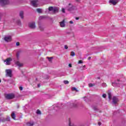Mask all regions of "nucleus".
<instances>
[{
  "mask_svg": "<svg viewBox=\"0 0 126 126\" xmlns=\"http://www.w3.org/2000/svg\"><path fill=\"white\" fill-rule=\"evenodd\" d=\"M66 10L67 11H72L75 9V6H73L71 3H69L68 5L65 7Z\"/></svg>",
  "mask_w": 126,
  "mask_h": 126,
  "instance_id": "1",
  "label": "nucleus"
},
{
  "mask_svg": "<svg viewBox=\"0 0 126 126\" xmlns=\"http://www.w3.org/2000/svg\"><path fill=\"white\" fill-rule=\"evenodd\" d=\"M49 11H53V13H57L59 12V8L50 6L48 8Z\"/></svg>",
  "mask_w": 126,
  "mask_h": 126,
  "instance_id": "2",
  "label": "nucleus"
},
{
  "mask_svg": "<svg viewBox=\"0 0 126 126\" xmlns=\"http://www.w3.org/2000/svg\"><path fill=\"white\" fill-rule=\"evenodd\" d=\"M5 97L6 99H7L8 100H11L12 99L14 98L15 95L13 94H6Z\"/></svg>",
  "mask_w": 126,
  "mask_h": 126,
  "instance_id": "3",
  "label": "nucleus"
},
{
  "mask_svg": "<svg viewBox=\"0 0 126 126\" xmlns=\"http://www.w3.org/2000/svg\"><path fill=\"white\" fill-rule=\"evenodd\" d=\"M8 3H9L8 0H0V5H1V6H4V5L8 4Z\"/></svg>",
  "mask_w": 126,
  "mask_h": 126,
  "instance_id": "4",
  "label": "nucleus"
},
{
  "mask_svg": "<svg viewBox=\"0 0 126 126\" xmlns=\"http://www.w3.org/2000/svg\"><path fill=\"white\" fill-rule=\"evenodd\" d=\"M6 76H9V77H12V72L11 69H6Z\"/></svg>",
  "mask_w": 126,
  "mask_h": 126,
  "instance_id": "5",
  "label": "nucleus"
},
{
  "mask_svg": "<svg viewBox=\"0 0 126 126\" xmlns=\"http://www.w3.org/2000/svg\"><path fill=\"white\" fill-rule=\"evenodd\" d=\"M29 27L31 29H35L36 28V26L35 25V22H33L32 23H30L29 24Z\"/></svg>",
  "mask_w": 126,
  "mask_h": 126,
  "instance_id": "6",
  "label": "nucleus"
},
{
  "mask_svg": "<svg viewBox=\"0 0 126 126\" xmlns=\"http://www.w3.org/2000/svg\"><path fill=\"white\" fill-rule=\"evenodd\" d=\"M11 61H12V59L11 58H9L4 60V63H6V65H9V64H10V62H11Z\"/></svg>",
  "mask_w": 126,
  "mask_h": 126,
  "instance_id": "7",
  "label": "nucleus"
},
{
  "mask_svg": "<svg viewBox=\"0 0 126 126\" xmlns=\"http://www.w3.org/2000/svg\"><path fill=\"white\" fill-rule=\"evenodd\" d=\"M119 0H109L110 3H112L113 5H116L118 2H119Z\"/></svg>",
  "mask_w": 126,
  "mask_h": 126,
  "instance_id": "8",
  "label": "nucleus"
},
{
  "mask_svg": "<svg viewBox=\"0 0 126 126\" xmlns=\"http://www.w3.org/2000/svg\"><path fill=\"white\" fill-rule=\"evenodd\" d=\"M119 101V99H118V97L116 96H114L112 99V103L114 104V105H116L117 103H118Z\"/></svg>",
  "mask_w": 126,
  "mask_h": 126,
  "instance_id": "9",
  "label": "nucleus"
},
{
  "mask_svg": "<svg viewBox=\"0 0 126 126\" xmlns=\"http://www.w3.org/2000/svg\"><path fill=\"white\" fill-rule=\"evenodd\" d=\"M4 40L6 42H10V41H11V36H5L4 38Z\"/></svg>",
  "mask_w": 126,
  "mask_h": 126,
  "instance_id": "10",
  "label": "nucleus"
},
{
  "mask_svg": "<svg viewBox=\"0 0 126 126\" xmlns=\"http://www.w3.org/2000/svg\"><path fill=\"white\" fill-rule=\"evenodd\" d=\"M15 64H16V65L19 66V67H21L23 66V63H20L19 61L15 62Z\"/></svg>",
  "mask_w": 126,
  "mask_h": 126,
  "instance_id": "11",
  "label": "nucleus"
},
{
  "mask_svg": "<svg viewBox=\"0 0 126 126\" xmlns=\"http://www.w3.org/2000/svg\"><path fill=\"white\" fill-rule=\"evenodd\" d=\"M61 27L63 28L65 27V22L64 20L60 23Z\"/></svg>",
  "mask_w": 126,
  "mask_h": 126,
  "instance_id": "12",
  "label": "nucleus"
},
{
  "mask_svg": "<svg viewBox=\"0 0 126 126\" xmlns=\"http://www.w3.org/2000/svg\"><path fill=\"white\" fill-rule=\"evenodd\" d=\"M31 4L32 6H37V0H34L31 1Z\"/></svg>",
  "mask_w": 126,
  "mask_h": 126,
  "instance_id": "13",
  "label": "nucleus"
},
{
  "mask_svg": "<svg viewBox=\"0 0 126 126\" xmlns=\"http://www.w3.org/2000/svg\"><path fill=\"white\" fill-rule=\"evenodd\" d=\"M11 117L13 120H16L15 118H16V115H15L14 111H13L11 114Z\"/></svg>",
  "mask_w": 126,
  "mask_h": 126,
  "instance_id": "14",
  "label": "nucleus"
},
{
  "mask_svg": "<svg viewBox=\"0 0 126 126\" xmlns=\"http://www.w3.org/2000/svg\"><path fill=\"white\" fill-rule=\"evenodd\" d=\"M120 80L118 79L117 81H115L114 83H112V86H115V84L118 85V84H120Z\"/></svg>",
  "mask_w": 126,
  "mask_h": 126,
  "instance_id": "15",
  "label": "nucleus"
},
{
  "mask_svg": "<svg viewBox=\"0 0 126 126\" xmlns=\"http://www.w3.org/2000/svg\"><path fill=\"white\" fill-rule=\"evenodd\" d=\"M20 53H21V50L18 51L16 54V58L17 60H19V56H20Z\"/></svg>",
  "mask_w": 126,
  "mask_h": 126,
  "instance_id": "16",
  "label": "nucleus"
},
{
  "mask_svg": "<svg viewBox=\"0 0 126 126\" xmlns=\"http://www.w3.org/2000/svg\"><path fill=\"white\" fill-rule=\"evenodd\" d=\"M24 13L23 12V11H22L20 12L19 15H20L21 18H22V19H23V18H24L23 15H24Z\"/></svg>",
  "mask_w": 126,
  "mask_h": 126,
  "instance_id": "17",
  "label": "nucleus"
},
{
  "mask_svg": "<svg viewBox=\"0 0 126 126\" xmlns=\"http://www.w3.org/2000/svg\"><path fill=\"white\" fill-rule=\"evenodd\" d=\"M108 98L109 100H111V99H112V94L111 93L110 91H108Z\"/></svg>",
  "mask_w": 126,
  "mask_h": 126,
  "instance_id": "18",
  "label": "nucleus"
},
{
  "mask_svg": "<svg viewBox=\"0 0 126 126\" xmlns=\"http://www.w3.org/2000/svg\"><path fill=\"white\" fill-rule=\"evenodd\" d=\"M27 126H34V122H31L27 123Z\"/></svg>",
  "mask_w": 126,
  "mask_h": 126,
  "instance_id": "19",
  "label": "nucleus"
},
{
  "mask_svg": "<svg viewBox=\"0 0 126 126\" xmlns=\"http://www.w3.org/2000/svg\"><path fill=\"white\" fill-rule=\"evenodd\" d=\"M36 11L38 13H42V9L37 8L36 9Z\"/></svg>",
  "mask_w": 126,
  "mask_h": 126,
  "instance_id": "20",
  "label": "nucleus"
},
{
  "mask_svg": "<svg viewBox=\"0 0 126 126\" xmlns=\"http://www.w3.org/2000/svg\"><path fill=\"white\" fill-rule=\"evenodd\" d=\"M17 23L18 25H19V26L21 25V21H20V20H18L17 21Z\"/></svg>",
  "mask_w": 126,
  "mask_h": 126,
  "instance_id": "21",
  "label": "nucleus"
},
{
  "mask_svg": "<svg viewBox=\"0 0 126 126\" xmlns=\"http://www.w3.org/2000/svg\"><path fill=\"white\" fill-rule=\"evenodd\" d=\"M93 86H95V84H92V83L89 84V87H93Z\"/></svg>",
  "mask_w": 126,
  "mask_h": 126,
  "instance_id": "22",
  "label": "nucleus"
},
{
  "mask_svg": "<svg viewBox=\"0 0 126 126\" xmlns=\"http://www.w3.org/2000/svg\"><path fill=\"white\" fill-rule=\"evenodd\" d=\"M70 56H71V57H74L75 56V53H74V52H71Z\"/></svg>",
  "mask_w": 126,
  "mask_h": 126,
  "instance_id": "23",
  "label": "nucleus"
},
{
  "mask_svg": "<svg viewBox=\"0 0 126 126\" xmlns=\"http://www.w3.org/2000/svg\"><path fill=\"white\" fill-rule=\"evenodd\" d=\"M69 126H76V125H74V124L71 123L70 122H69Z\"/></svg>",
  "mask_w": 126,
  "mask_h": 126,
  "instance_id": "24",
  "label": "nucleus"
},
{
  "mask_svg": "<svg viewBox=\"0 0 126 126\" xmlns=\"http://www.w3.org/2000/svg\"><path fill=\"white\" fill-rule=\"evenodd\" d=\"M47 59H48V60L49 62H52V60H53V57L50 58V57H47Z\"/></svg>",
  "mask_w": 126,
  "mask_h": 126,
  "instance_id": "25",
  "label": "nucleus"
},
{
  "mask_svg": "<svg viewBox=\"0 0 126 126\" xmlns=\"http://www.w3.org/2000/svg\"><path fill=\"white\" fill-rule=\"evenodd\" d=\"M36 114L37 115H41V111H40V110L38 109L36 111Z\"/></svg>",
  "mask_w": 126,
  "mask_h": 126,
  "instance_id": "26",
  "label": "nucleus"
},
{
  "mask_svg": "<svg viewBox=\"0 0 126 126\" xmlns=\"http://www.w3.org/2000/svg\"><path fill=\"white\" fill-rule=\"evenodd\" d=\"M39 28L40 29L41 31H43V30H44V28L41 26H39Z\"/></svg>",
  "mask_w": 126,
  "mask_h": 126,
  "instance_id": "27",
  "label": "nucleus"
},
{
  "mask_svg": "<svg viewBox=\"0 0 126 126\" xmlns=\"http://www.w3.org/2000/svg\"><path fill=\"white\" fill-rule=\"evenodd\" d=\"M102 87H107V84H106L105 83H103L102 84Z\"/></svg>",
  "mask_w": 126,
  "mask_h": 126,
  "instance_id": "28",
  "label": "nucleus"
},
{
  "mask_svg": "<svg viewBox=\"0 0 126 126\" xmlns=\"http://www.w3.org/2000/svg\"><path fill=\"white\" fill-rule=\"evenodd\" d=\"M63 83L64 84H68V83H69V82H68V81H64Z\"/></svg>",
  "mask_w": 126,
  "mask_h": 126,
  "instance_id": "29",
  "label": "nucleus"
},
{
  "mask_svg": "<svg viewBox=\"0 0 126 126\" xmlns=\"http://www.w3.org/2000/svg\"><path fill=\"white\" fill-rule=\"evenodd\" d=\"M72 90L76 91V92H78V90L76 89L75 88H72Z\"/></svg>",
  "mask_w": 126,
  "mask_h": 126,
  "instance_id": "30",
  "label": "nucleus"
},
{
  "mask_svg": "<svg viewBox=\"0 0 126 126\" xmlns=\"http://www.w3.org/2000/svg\"><path fill=\"white\" fill-rule=\"evenodd\" d=\"M62 11L63 13H65V9L63 8H62Z\"/></svg>",
  "mask_w": 126,
  "mask_h": 126,
  "instance_id": "31",
  "label": "nucleus"
},
{
  "mask_svg": "<svg viewBox=\"0 0 126 126\" xmlns=\"http://www.w3.org/2000/svg\"><path fill=\"white\" fill-rule=\"evenodd\" d=\"M106 96H107V95L106 94H102V97L103 98H106Z\"/></svg>",
  "mask_w": 126,
  "mask_h": 126,
  "instance_id": "32",
  "label": "nucleus"
},
{
  "mask_svg": "<svg viewBox=\"0 0 126 126\" xmlns=\"http://www.w3.org/2000/svg\"><path fill=\"white\" fill-rule=\"evenodd\" d=\"M78 63H83V61H82V60H80L78 62Z\"/></svg>",
  "mask_w": 126,
  "mask_h": 126,
  "instance_id": "33",
  "label": "nucleus"
},
{
  "mask_svg": "<svg viewBox=\"0 0 126 126\" xmlns=\"http://www.w3.org/2000/svg\"><path fill=\"white\" fill-rule=\"evenodd\" d=\"M64 49H65L66 50H67L68 49V47L67 46V45H64Z\"/></svg>",
  "mask_w": 126,
  "mask_h": 126,
  "instance_id": "34",
  "label": "nucleus"
},
{
  "mask_svg": "<svg viewBox=\"0 0 126 126\" xmlns=\"http://www.w3.org/2000/svg\"><path fill=\"white\" fill-rule=\"evenodd\" d=\"M19 89L21 91H22V90H23V88L22 87H20Z\"/></svg>",
  "mask_w": 126,
  "mask_h": 126,
  "instance_id": "35",
  "label": "nucleus"
},
{
  "mask_svg": "<svg viewBox=\"0 0 126 126\" xmlns=\"http://www.w3.org/2000/svg\"><path fill=\"white\" fill-rule=\"evenodd\" d=\"M16 46H19V45H20V43H19V42H16Z\"/></svg>",
  "mask_w": 126,
  "mask_h": 126,
  "instance_id": "36",
  "label": "nucleus"
},
{
  "mask_svg": "<svg viewBox=\"0 0 126 126\" xmlns=\"http://www.w3.org/2000/svg\"><path fill=\"white\" fill-rule=\"evenodd\" d=\"M98 126H101V125H102V123L100 122H98Z\"/></svg>",
  "mask_w": 126,
  "mask_h": 126,
  "instance_id": "37",
  "label": "nucleus"
},
{
  "mask_svg": "<svg viewBox=\"0 0 126 126\" xmlns=\"http://www.w3.org/2000/svg\"><path fill=\"white\" fill-rule=\"evenodd\" d=\"M69 67H72V65H71V63H69L68 65Z\"/></svg>",
  "mask_w": 126,
  "mask_h": 126,
  "instance_id": "38",
  "label": "nucleus"
},
{
  "mask_svg": "<svg viewBox=\"0 0 126 126\" xmlns=\"http://www.w3.org/2000/svg\"><path fill=\"white\" fill-rule=\"evenodd\" d=\"M43 18H44V17H43V16H40L39 17V19H43Z\"/></svg>",
  "mask_w": 126,
  "mask_h": 126,
  "instance_id": "39",
  "label": "nucleus"
},
{
  "mask_svg": "<svg viewBox=\"0 0 126 126\" xmlns=\"http://www.w3.org/2000/svg\"><path fill=\"white\" fill-rule=\"evenodd\" d=\"M69 23H70V24H73V22H72V21H70L69 22Z\"/></svg>",
  "mask_w": 126,
  "mask_h": 126,
  "instance_id": "40",
  "label": "nucleus"
},
{
  "mask_svg": "<svg viewBox=\"0 0 126 126\" xmlns=\"http://www.w3.org/2000/svg\"><path fill=\"white\" fill-rule=\"evenodd\" d=\"M1 20V14L0 13V21Z\"/></svg>",
  "mask_w": 126,
  "mask_h": 126,
  "instance_id": "41",
  "label": "nucleus"
},
{
  "mask_svg": "<svg viewBox=\"0 0 126 126\" xmlns=\"http://www.w3.org/2000/svg\"><path fill=\"white\" fill-rule=\"evenodd\" d=\"M88 60H89V61H90V60H91V57H89Z\"/></svg>",
  "mask_w": 126,
  "mask_h": 126,
  "instance_id": "42",
  "label": "nucleus"
},
{
  "mask_svg": "<svg viewBox=\"0 0 126 126\" xmlns=\"http://www.w3.org/2000/svg\"><path fill=\"white\" fill-rule=\"evenodd\" d=\"M93 109L94 110V111H96V110H97V108L96 107H94Z\"/></svg>",
  "mask_w": 126,
  "mask_h": 126,
  "instance_id": "43",
  "label": "nucleus"
},
{
  "mask_svg": "<svg viewBox=\"0 0 126 126\" xmlns=\"http://www.w3.org/2000/svg\"><path fill=\"white\" fill-rule=\"evenodd\" d=\"M79 19V18L78 17H76V20H78Z\"/></svg>",
  "mask_w": 126,
  "mask_h": 126,
  "instance_id": "44",
  "label": "nucleus"
},
{
  "mask_svg": "<svg viewBox=\"0 0 126 126\" xmlns=\"http://www.w3.org/2000/svg\"><path fill=\"white\" fill-rule=\"evenodd\" d=\"M73 107H77V105H76V104H73Z\"/></svg>",
  "mask_w": 126,
  "mask_h": 126,
  "instance_id": "45",
  "label": "nucleus"
},
{
  "mask_svg": "<svg viewBox=\"0 0 126 126\" xmlns=\"http://www.w3.org/2000/svg\"><path fill=\"white\" fill-rule=\"evenodd\" d=\"M37 86H38V87H40V86H41V85H40V84H38L37 85Z\"/></svg>",
  "mask_w": 126,
  "mask_h": 126,
  "instance_id": "46",
  "label": "nucleus"
},
{
  "mask_svg": "<svg viewBox=\"0 0 126 126\" xmlns=\"http://www.w3.org/2000/svg\"><path fill=\"white\" fill-rule=\"evenodd\" d=\"M6 121H9V117L7 118L6 119Z\"/></svg>",
  "mask_w": 126,
  "mask_h": 126,
  "instance_id": "47",
  "label": "nucleus"
},
{
  "mask_svg": "<svg viewBox=\"0 0 126 126\" xmlns=\"http://www.w3.org/2000/svg\"><path fill=\"white\" fill-rule=\"evenodd\" d=\"M17 108H18V109L19 108V105H17Z\"/></svg>",
  "mask_w": 126,
  "mask_h": 126,
  "instance_id": "48",
  "label": "nucleus"
},
{
  "mask_svg": "<svg viewBox=\"0 0 126 126\" xmlns=\"http://www.w3.org/2000/svg\"><path fill=\"white\" fill-rule=\"evenodd\" d=\"M97 79H100V78L99 77H98L97 78Z\"/></svg>",
  "mask_w": 126,
  "mask_h": 126,
  "instance_id": "49",
  "label": "nucleus"
},
{
  "mask_svg": "<svg viewBox=\"0 0 126 126\" xmlns=\"http://www.w3.org/2000/svg\"><path fill=\"white\" fill-rule=\"evenodd\" d=\"M83 67L85 68V67H86V66L85 65L83 66Z\"/></svg>",
  "mask_w": 126,
  "mask_h": 126,
  "instance_id": "50",
  "label": "nucleus"
},
{
  "mask_svg": "<svg viewBox=\"0 0 126 126\" xmlns=\"http://www.w3.org/2000/svg\"><path fill=\"white\" fill-rule=\"evenodd\" d=\"M1 82V80L0 79V83Z\"/></svg>",
  "mask_w": 126,
  "mask_h": 126,
  "instance_id": "51",
  "label": "nucleus"
}]
</instances>
